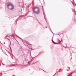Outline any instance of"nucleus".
I'll return each mask as SVG.
<instances>
[{"instance_id":"nucleus-2","label":"nucleus","mask_w":76,"mask_h":76,"mask_svg":"<svg viewBox=\"0 0 76 76\" xmlns=\"http://www.w3.org/2000/svg\"><path fill=\"white\" fill-rule=\"evenodd\" d=\"M7 7L10 10H13L14 8L13 5L10 3H9L7 4Z\"/></svg>"},{"instance_id":"nucleus-1","label":"nucleus","mask_w":76,"mask_h":76,"mask_svg":"<svg viewBox=\"0 0 76 76\" xmlns=\"http://www.w3.org/2000/svg\"><path fill=\"white\" fill-rule=\"evenodd\" d=\"M33 11L36 15H38L40 13V10L38 7H35L33 9Z\"/></svg>"},{"instance_id":"nucleus-5","label":"nucleus","mask_w":76,"mask_h":76,"mask_svg":"<svg viewBox=\"0 0 76 76\" xmlns=\"http://www.w3.org/2000/svg\"><path fill=\"white\" fill-rule=\"evenodd\" d=\"M17 37H18V38H19L20 39H21V40H22V39H21L19 37H18V36H17Z\"/></svg>"},{"instance_id":"nucleus-7","label":"nucleus","mask_w":76,"mask_h":76,"mask_svg":"<svg viewBox=\"0 0 76 76\" xmlns=\"http://www.w3.org/2000/svg\"><path fill=\"white\" fill-rule=\"evenodd\" d=\"M51 31V32L53 33V34H54L53 33V32L52 31Z\"/></svg>"},{"instance_id":"nucleus-12","label":"nucleus","mask_w":76,"mask_h":76,"mask_svg":"<svg viewBox=\"0 0 76 76\" xmlns=\"http://www.w3.org/2000/svg\"><path fill=\"white\" fill-rule=\"evenodd\" d=\"M31 5V4H30V5H29V6H30Z\"/></svg>"},{"instance_id":"nucleus-4","label":"nucleus","mask_w":76,"mask_h":76,"mask_svg":"<svg viewBox=\"0 0 76 76\" xmlns=\"http://www.w3.org/2000/svg\"><path fill=\"white\" fill-rule=\"evenodd\" d=\"M52 42L54 44H57V43H56V42H54L53 40H52Z\"/></svg>"},{"instance_id":"nucleus-6","label":"nucleus","mask_w":76,"mask_h":76,"mask_svg":"<svg viewBox=\"0 0 76 76\" xmlns=\"http://www.w3.org/2000/svg\"><path fill=\"white\" fill-rule=\"evenodd\" d=\"M49 28L50 30L51 31V28H50L49 27Z\"/></svg>"},{"instance_id":"nucleus-8","label":"nucleus","mask_w":76,"mask_h":76,"mask_svg":"<svg viewBox=\"0 0 76 76\" xmlns=\"http://www.w3.org/2000/svg\"><path fill=\"white\" fill-rule=\"evenodd\" d=\"M1 50H2V51H3V50H2V48H1Z\"/></svg>"},{"instance_id":"nucleus-10","label":"nucleus","mask_w":76,"mask_h":76,"mask_svg":"<svg viewBox=\"0 0 76 76\" xmlns=\"http://www.w3.org/2000/svg\"><path fill=\"white\" fill-rule=\"evenodd\" d=\"M47 27L46 28H47V27Z\"/></svg>"},{"instance_id":"nucleus-14","label":"nucleus","mask_w":76,"mask_h":76,"mask_svg":"<svg viewBox=\"0 0 76 76\" xmlns=\"http://www.w3.org/2000/svg\"><path fill=\"white\" fill-rule=\"evenodd\" d=\"M6 55H7V54H6Z\"/></svg>"},{"instance_id":"nucleus-16","label":"nucleus","mask_w":76,"mask_h":76,"mask_svg":"<svg viewBox=\"0 0 76 76\" xmlns=\"http://www.w3.org/2000/svg\"><path fill=\"white\" fill-rule=\"evenodd\" d=\"M75 5H76V4H75Z\"/></svg>"},{"instance_id":"nucleus-13","label":"nucleus","mask_w":76,"mask_h":76,"mask_svg":"<svg viewBox=\"0 0 76 76\" xmlns=\"http://www.w3.org/2000/svg\"><path fill=\"white\" fill-rule=\"evenodd\" d=\"M31 50H34V49H31Z\"/></svg>"},{"instance_id":"nucleus-15","label":"nucleus","mask_w":76,"mask_h":76,"mask_svg":"<svg viewBox=\"0 0 76 76\" xmlns=\"http://www.w3.org/2000/svg\"><path fill=\"white\" fill-rule=\"evenodd\" d=\"M72 58H71V59H72Z\"/></svg>"},{"instance_id":"nucleus-3","label":"nucleus","mask_w":76,"mask_h":76,"mask_svg":"<svg viewBox=\"0 0 76 76\" xmlns=\"http://www.w3.org/2000/svg\"><path fill=\"white\" fill-rule=\"evenodd\" d=\"M42 10H43V14H44L45 18V20L46 22H47V20H46V19H45V13H44V9H43V8H42Z\"/></svg>"},{"instance_id":"nucleus-11","label":"nucleus","mask_w":76,"mask_h":76,"mask_svg":"<svg viewBox=\"0 0 76 76\" xmlns=\"http://www.w3.org/2000/svg\"><path fill=\"white\" fill-rule=\"evenodd\" d=\"M56 73H55V74L54 75H56Z\"/></svg>"},{"instance_id":"nucleus-9","label":"nucleus","mask_w":76,"mask_h":76,"mask_svg":"<svg viewBox=\"0 0 76 76\" xmlns=\"http://www.w3.org/2000/svg\"><path fill=\"white\" fill-rule=\"evenodd\" d=\"M6 51H8L7 50H6Z\"/></svg>"}]
</instances>
